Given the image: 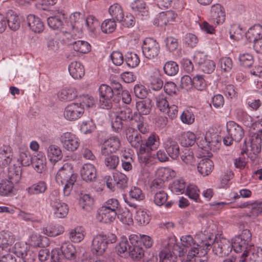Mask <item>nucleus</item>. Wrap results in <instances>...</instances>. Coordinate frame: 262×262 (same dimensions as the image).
I'll list each match as a JSON object with an SVG mask.
<instances>
[{"mask_svg": "<svg viewBox=\"0 0 262 262\" xmlns=\"http://www.w3.org/2000/svg\"><path fill=\"white\" fill-rule=\"evenodd\" d=\"M246 36L250 42H253V46L255 43L262 38V26L259 24L254 25L250 28Z\"/></svg>", "mask_w": 262, "mask_h": 262, "instance_id": "aec40b11", "label": "nucleus"}, {"mask_svg": "<svg viewBox=\"0 0 262 262\" xmlns=\"http://www.w3.org/2000/svg\"><path fill=\"white\" fill-rule=\"evenodd\" d=\"M136 221L140 225H147L150 220V216L146 211L139 209L136 211L135 216Z\"/></svg>", "mask_w": 262, "mask_h": 262, "instance_id": "09e8293b", "label": "nucleus"}, {"mask_svg": "<svg viewBox=\"0 0 262 262\" xmlns=\"http://www.w3.org/2000/svg\"><path fill=\"white\" fill-rule=\"evenodd\" d=\"M27 21L30 29L34 32L40 33L44 30V25L40 19L33 14H29Z\"/></svg>", "mask_w": 262, "mask_h": 262, "instance_id": "a211bd4d", "label": "nucleus"}, {"mask_svg": "<svg viewBox=\"0 0 262 262\" xmlns=\"http://www.w3.org/2000/svg\"><path fill=\"white\" fill-rule=\"evenodd\" d=\"M108 12L115 20L121 22L124 18L123 9L118 4H114L111 5L109 8Z\"/></svg>", "mask_w": 262, "mask_h": 262, "instance_id": "72a5a7b5", "label": "nucleus"}, {"mask_svg": "<svg viewBox=\"0 0 262 262\" xmlns=\"http://www.w3.org/2000/svg\"><path fill=\"white\" fill-rule=\"evenodd\" d=\"M226 17L224 7L220 4L213 5L211 7L209 20L214 25L223 24Z\"/></svg>", "mask_w": 262, "mask_h": 262, "instance_id": "f8f14e48", "label": "nucleus"}, {"mask_svg": "<svg viewBox=\"0 0 262 262\" xmlns=\"http://www.w3.org/2000/svg\"><path fill=\"white\" fill-rule=\"evenodd\" d=\"M186 183L182 178L176 179L171 185V189L172 192L180 194L185 192Z\"/></svg>", "mask_w": 262, "mask_h": 262, "instance_id": "c03bdc74", "label": "nucleus"}, {"mask_svg": "<svg viewBox=\"0 0 262 262\" xmlns=\"http://www.w3.org/2000/svg\"><path fill=\"white\" fill-rule=\"evenodd\" d=\"M46 151L48 158L52 162H56L62 158V151L56 145H50L47 148Z\"/></svg>", "mask_w": 262, "mask_h": 262, "instance_id": "b1692460", "label": "nucleus"}, {"mask_svg": "<svg viewBox=\"0 0 262 262\" xmlns=\"http://www.w3.org/2000/svg\"><path fill=\"white\" fill-rule=\"evenodd\" d=\"M15 184L5 179L0 183V195L7 196L11 194L14 189Z\"/></svg>", "mask_w": 262, "mask_h": 262, "instance_id": "a18cd8bd", "label": "nucleus"}, {"mask_svg": "<svg viewBox=\"0 0 262 262\" xmlns=\"http://www.w3.org/2000/svg\"><path fill=\"white\" fill-rule=\"evenodd\" d=\"M15 236L11 233H5L0 238V245L8 247L11 250L13 244L15 242Z\"/></svg>", "mask_w": 262, "mask_h": 262, "instance_id": "603ef678", "label": "nucleus"}, {"mask_svg": "<svg viewBox=\"0 0 262 262\" xmlns=\"http://www.w3.org/2000/svg\"><path fill=\"white\" fill-rule=\"evenodd\" d=\"M48 200L54 217L63 219L67 216L69 212L68 205L59 199L57 192L52 191L49 195Z\"/></svg>", "mask_w": 262, "mask_h": 262, "instance_id": "39448f33", "label": "nucleus"}, {"mask_svg": "<svg viewBox=\"0 0 262 262\" xmlns=\"http://www.w3.org/2000/svg\"><path fill=\"white\" fill-rule=\"evenodd\" d=\"M73 48L76 52L86 54L91 51V47L87 41L77 40L73 43Z\"/></svg>", "mask_w": 262, "mask_h": 262, "instance_id": "37998d69", "label": "nucleus"}, {"mask_svg": "<svg viewBox=\"0 0 262 262\" xmlns=\"http://www.w3.org/2000/svg\"><path fill=\"white\" fill-rule=\"evenodd\" d=\"M60 251L66 259H71L75 257L76 249L70 243H63L61 246Z\"/></svg>", "mask_w": 262, "mask_h": 262, "instance_id": "4c0bfd02", "label": "nucleus"}, {"mask_svg": "<svg viewBox=\"0 0 262 262\" xmlns=\"http://www.w3.org/2000/svg\"><path fill=\"white\" fill-rule=\"evenodd\" d=\"M143 55L148 59L157 57L160 51V46L155 39L152 38H146L142 45Z\"/></svg>", "mask_w": 262, "mask_h": 262, "instance_id": "1a4fd4ad", "label": "nucleus"}, {"mask_svg": "<svg viewBox=\"0 0 262 262\" xmlns=\"http://www.w3.org/2000/svg\"><path fill=\"white\" fill-rule=\"evenodd\" d=\"M98 215L101 222L110 223L115 220L117 212L100 207L98 211Z\"/></svg>", "mask_w": 262, "mask_h": 262, "instance_id": "c756f323", "label": "nucleus"}, {"mask_svg": "<svg viewBox=\"0 0 262 262\" xmlns=\"http://www.w3.org/2000/svg\"><path fill=\"white\" fill-rule=\"evenodd\" d=\"M116 114L123 121L134 119V114H133L132 109L128 107L121 108Z\"/></svg>", "mask_w": 262, "mask_h": 262, "instance_id": "e2e57ef3", "label": "nucleus"}, {"mask_svg": "<svg viewBox=\"0 0 262 262\" xmlns=\"http://www.w3.org/2000/svg\"><path fill=\"white\" fill-rule=\"evenodd\" d=\"M229 33L230 38L234 40L239 41L243 38L242 30L236 25H233L231 27Z\"/></svg>", "mask_w": 262, "mask_h": 262, "instance_id": "338daca9", "label": "nucleus"}, {"mask_svg": "<svg viewBox=\"0 0 262 262\" xmlns=\"http://www.w3.org/2000/svg\"><path fill=\"white\" fill-rule=\"evenodd\" d=\"M209 235H212L211 238L212 242L210 243V247L207 250V251L210 250L212 244L213 251L215 255L220 257L227 255L231 252L232 250L231 244L228 239L224 237H220L219 238L216 237L214 239L213 233H211Z\"/></svg>", "mask_w": 262, "mask_h": 262, "instance_id": "423d86ee", "label": "nucleus"}, {"mask_svg": "<svg viewBox=\"0 0 262 262\" xmlns=\"http://www.w3.org/2000/svg\"><path fill=\"white\" fill-rule=\"evenodd\" d=\"M80 154L84 159L86 160L93 161L96 158L92 151V146L88 143H83L82 144Z\"/></svg>", "mask_w": 262, "mask_h": 262, "instance_id": "49530a36", "label": "nucleus"}, {"mask_svg": "<svg viewBox=\"0 0 262 262\" xmlns=\"http://www.w3.org/2000/svg\"><path fill=\"white\" fill-rule=\"evenodd\" d=\"M51 262H65L66 259L60 249L54 248L51 252Z\"/></svg>", "mask_w": 262, "mask_h": 262, "instance_id": "774afa93", "label": "nucleus"}, {"mask_svg": "<svg viewBox=\"0 0 262 262\" xmlns=\"http://www.w3.org/2000/svg\"><path fill=\"white\" fill-rule=\"evenodd\" d=\"M80 102L78 103L83 106L87 108L93 107L95 105L96 101L94 98L89 95H83L79 98Z\"/></svg>", "mask_w": 262, "mask_h": 262, "instance_id": "bf43d9fd", "label": "nucleus"}, {"mask_svg": "<svg viewBox=\"0 0 262 262\" xmlns=\"http://www.w3.org/2000/svg\"><path fill=\"white\" fill-rule=\"evenodd\" d=\"M116 24L115 20L111 19H105L101 24V28L103 32L110 33L116 29Z\"/></svg>", "mask_w": 262, "mask_h": 262, "instance_id": "4d7b16f0", "label": "nucleus"}, {"mask_svg": "<svg viewBox=\"0 0 262 262\" xmlns=\"http://www.w3.org/2000/svg\"><path fill=\"white\" fill-rule=\"evenodd\" d=\"M104 157V163L105 166L110 169H115L119 163V157L113 154H108Z\"/></svg>", "mask_w": 262, "mask_h": 262, "instance_id": "de8ad7c7", "label": "nucleus"}, {"mask_svg": "<svg viewBox=\"0 0 262 262\" xmlns=\"http://www.w3.org/2000/svg\"><path fill=\"white\" fill-rule=\"evenodd\" d=\"M164 149L167 155L172 159H176L180 155L179 146L176 141L171 138H168L163 143Z\"/></svg>", "mask_w": 262, "mask_h": 262, "instance_id": "dca6fc26", "label": "nucleus"}, {"mask_svg": "<svg viewBox=\"0 0 262 262\" xmlns=\"http://www.w3.org/2000/svg\"><path fill=\"white\" fill-rule=\"evenodd\" d=\"M12 159V149L8 145L0 147V166H7Z\"/></svg>", "mask_w": 262, "mask_h": 262, "instance_id": "6ab92c4d", "label": "nucleus"}, {"mask_svg": "<svg viewBox=\"0 0 262 262\" xmlns=\"http://www.w3.org/2000/svg\"><path fill=\"white\" fill-rule=\"evenodd\" d=\"M27 249L28 246L26 243L18 241L15 243L13 247L12 252L18 257L20 258Z\"/></svg>", "mask_w": 262, "mask_h": 262, "instance_id": "864d4df0", "label": "nucleus"}, {"mask_svg": "<svg viewBox=\"0 0 262 262\" xmlns=\"http://www.w3.org/2000/svg\"><path fill=\"white\" fill-rule=\"evenodd\" d=\"M160 145V139L158 135L152 133L147 138L141 148L138 149L137 154L139 162L146 163L150 157V152L156 150Z\"/></svg>", "mask_w": 262, "mask_h": 262, "instance_id": "7ed1b4c3", "label": "nucleus"}, {"mask_svg": "<svg viewBox=\"0 0 262 262\" xmlns=\"http://www.w3.org/2000/svg\"><path fill=\"white\" fill-rule=\"evenodd\" d=\"M70 23L73 29H81L84 22V17L79 12H75L71 15Z\"/></svg>", "mask_w": 262, "mask_h": 262, "instance_id": "a19ab883", "label": "nucleus"}, {"mask_svg": "<svg viewBox=\"0 0 262 262\" xmlns=\"http://www.w3.org/2000/svg\"><path fill=\"white\" fill-rule=\"evenodd\" d=\"M182 160L191 169L197 164L193 152L189 149H185L181 156Z\"/></svg>", "mask_w": 262, "mask_h": 262, "instance_id": "f704fd0d", "label": "nucleus"}, {"mask_svg": "<svg viewBox=\"0 0 262 262\" xmlns=\"http://www.w3.org/2000/svg\"><path fill=\"white\" fill-rule=\"evenodd\" d=\"M47 188V183L43 181H40L28 187L26 191L29 195H39L44 193Z\"/></svg>", "mask_w": 262, "mask_h": 262, "instance_id": "393cba45", "label": "nucleus"}, {"mask_svg": "<svg viewBox=\"0 0 262 262\" xmlns=\"http://www.w3.org/2000/svg\"><path fill=\"white\" fill-rule=\"evenodd\" d=\"M201 238L196 243L190 235L182 236L181 238L182 245L184 247H190V250L188 251L187 255V259L183 262H190L191 259L194 258L195 255L201 256L207 254V250L210 247V243L212 242V235H208L207 237H204L205 235L201 233L199 235Z\"/></svg>", "mask_w": 262, "mask_h": 262, "instance_id": "f257e3e1", "label": "nucleus"}, {"mask_svg": "<svg viewBox=\"0 0 262 262\" xmlns=\"http://www.w3.org/2000/svg\"><path fill=\"white\" fill-rule=\"evenodd\" d=\"M84 109L78 103H71L64 108L63 116L68 121H75L80 118L83 114Z\"/></svg>", "mask_w": 262, "mask_h": 262, "instance_id": "9d476101", "label": "nucleus"}, {"mask_svg": "<svg viewBox=\"0 0 262 262\" xmlns=\"http://www.w3.org/2000/svg\"><path fill=\"white\" fill-rule=\"evenodd\" d=\"M154 193V202L156 205L159 206L164 205L166 208L171 207L173 203L171 201H167L168 195L164 190H159Z\"/></svg>", "mask_w": 262, "mask_h": 262, "instance_id": "5701e85b", "label": "nucleus"}, {"mask_svg": "<svg viewBox=\"0 0 262 262\" xmlns=\"http://www.w3.org/2000/svg\"><path fill=\"white\" fill-rule=\"evenodd\" d=\"M193 86L199 91H204L207 87V83L203 77L196 75L193 78Z\"/></svg>", "mask_w": 262, "mask_h": 262, "instance_id": "0e129e2a", "label": "nucleus"}, {"mask_svg": "<svg viewBox=\"0 0 262 262\" xmlns=\"http://www.w3.org/2000/svg\"><path fill=\"white\" fill-rule=\"evenodd\" d=\"M213 168V162L208 158L201 159L197 165L198 172L203 177L209 175L212 172Z\"/></svg>", "mask_w": 262, "mask_h": 262, "instance_id": "412c9836", "label": "nucleus"}, {"mask_svg": "<svg viewBox=\"0 0 262 262\" xmlns=\"http://www.w3.org/2000/svg\"><path fill=\"white\" fill-rule=\"evenodd\" d=\"M134 120L137 123V127L140 133L145 134L148 132V125L144 122V118L142 116L135 115Z\"/></svg>", "mask_w": 262, "mask_h": 262, "instance_id": "3c124183", "label": "nucleus"}, {"mask_svg": "<svg viewBox=\"0 0 262 262\" xmlns=\"http://www.w3.org/2000/svg\"><path fill=\"white\" fill-rule=\"evenodd\" d=\"M227 130L229 136L236 142L241 141L244 136L243 128L233 121H229L227 123Z\"/></svg>", "mask_w": 262, "mask_h": 262, "instance_id": "2eb2a0df", "label": "nucleus"}, {"mask_svg": "<svg viewBox=\"0 0 262 262\" xmlns=\"http://www.w3.org/2000/svg\"><path fill=\"white\" fill-rule=\"evenodd\" d=\"M62 147L68 151H75L79 147L80 140L75 134L70 132H66L59 137Z\"/></svg>", "mask_w": 262, "mask_h": 262, "instance_id": "0eeeda50", "label": "nucleus"}, {"mask_svg": "<svg viewBox=\"0 0 262 262\" xmlns=\"http://www.w3.org/2000/svg\"><path fill=\"white\" fill-rule=\"evenodd\" d=\"M129 254L130 257L135 260H138L144 256V250L139 246L129 247Z\"/></svg>", "mask_w": 262, "mask_h": 262, "instance_id": "052dcab7", "label": "nucleus"}, {"mask_svg": "<svg viewBox=\"0 0 262 262\" xmlns=\"http://www.w3.org/2000/svg\"><path fill=\"white\" fill-rule=\"evenodd\" d=\"M31 163L37 172L42 173L46 168V158L43 154L39 153L32 158Z\"/></svg>", "mask_w": 262, "mask_h": 262, "instance_id": "bb28decb", "label": "nucleus"}, {"mask_svg": "<svg viewBox=\"0 0 262 262\" xmlns=\"http://www.w3.org/2000/svg\"><path fill=\"white\" fill-rule=\"evenodd\" d=\"M58 98L61 101H72L77 96V92L74 88H66L58 93Z\"/></svg>", "mask_w": 262, "mask_h": 262, "instance_id": "c85d7f7f", "label": "nucleus"}, {"mask_svg": "<svg viewBox=\"0 0 262 262\" xmlns=\"http://www.w3.org/2000/svg\"><path fill=\"white\" fill-rule=\"evenodd\" d=\"M100 95V106L103 109L108 110L112 107V98L114 92L110 86L102 84L99 89Z\"/></svg>", "mask_w": 262, "mask_h": 262, "instance_id": "6e6552de", "label": "nucleus"}, {"mask_svg": "<svg viewBox=\"0 0 262 262\" xmlns=\"http://www.w3.org/2000/svg\"><path fill=\"white\" fill-rule=\"evenodd\" d=\"M63 232V227L59 225H50L42 229L43 233L49 236H56Z\"/></svg>", "mask_w": 262, "mask_h": 262, "instance_id": "e433bc0d", "label": "nucleus"}, {"mask_svg": "<svg viewBox=\"0 0 262 262\" xmlns=\"http://www.w3.org/2000/svg\"><path fill=\"white\" fill-rule=\"evenodd\" d=\"M69 236L75 243L81 242L84 238V229L82 227H77L69 231Z\"/></svg>", "mask_w": 262, "mask_h": 262, "instance_id": "ea45409f", "label": "nucleus"}, {"mask_svg": "<svg viewBox=\"0 0 262 262\" xmlns=\"http://www.w3.org/2000/svg\"><path fill=\"white\" fill-rule=\"evenodd\" d=\"M68 70L71 76L75 79L81 78L85 74L84 67H68Z\"/></svg>", "mask_w": 262, "mask_h": 262, "instance_id": "13d9d810", "label": "nucleus"}, {"mask_svg": "<svg viewBox=\"0 0 262 262\" xmlns=\"http://www.w3.org/2000/svg\"><path fill=\"white\" fill-rule=\"evenodd\" d=\"M151 100L149 99H142L136 102V108L138 114L135 115H147L149 114L151 108Z\"/></svg>", "mask_w": 262, "mask_h": 262, "instance_id": "cd10ccee", "label": "nucleus"}, {"mask_svg": "<svg viewBox=\"0 0 262 262\" xmlns=\"http://www.w3.org/2000/svg\"><path fill=\"white\" fill-rule=\"evenodd\" d=\"M126 138L131 146L134 148H141L143 145L141 136L138 134L134 129L130 128L128 130V133L126 134Z\"/></svg>", "mask_w": 262, "mask_h": 262, "instance_id": "4be33fe9", "label": "nucleus"}, {"mask_svg": "<svg viewBox=\"0 0 262 262\" xmlns=\"http://www.w3.org/2000/svg\"><path fill=\"white\" fill-rule=\"evenodd\" d=\"M261 143V138L259 135L254 134L252 136L250 141V148L251 151L254 155V156L249 155L248 157L250 159H254L256 158V156L260 152Z\"/></svg>", "mask_w": 262, "mask_h": 262, "instance_id": "a878e982", "label": "nucleus"}, {"mask_svg": "<svg viewBox=\"0 0 262 262\" xmlns=\"http://www.w3.org/2000/svg\"><path fill=\"white\" fill-rule=\"evenodd\" d=\"M118 217L123 224L130 226L133 224L132 213L128 210L125 209L118 215Z\"/></svg>", "mask_w": 262, "mask_h": 262, "instance_id": "5fc2aeb1", "label": "nucleus"}, {"mask_svg": "<svg viewBox=\"0 0 262 262\" xmlns=\"http://www.w3.org/2000/svg\"><path fill=\"white\" fill-rule=\"evenodd\" d=\"M176 16L177 14L173 11H167L160 13L159 19L163 24L166 25L167 23L173 21Z\"/></svg>", "mask_w": 262, "mask_h": 262, "instance_id": "680f3d73", "label": "nucleus"}, {"mask_svg": "<svg viewBox=\"0 0 262 262\" xmlns=\"http://www.w3.org/2000/svg\"><path fill=\"white\" fill-rule=\"evenodd\" d=\"M130 6L132 10L135 12L145 13L147 11L146 5L144 0H135Z\"/></svg>", "mask_w": 262, "mask_h": 262, "instance_id": "6e6d98bb", "label": "nucleus"}, {"mask_svg": "<svg viewBox=\"0 0 262 262\" xmlns=\"http://www.w3.org/2000/svg\"><path fill=\"white\" fill-rule=\"evenodd\" d=\"M21 169L19 167H10L8 168L7 179L6 180L16 185L18 184L21 178Z\"/></svg>", "mask_w": 262, "mask_h": 262, "instance_id": "7c9ffc66", "label": "nucleus"}, {"mask_svg": "<svg viewBox=\"0 0 262 262\" xmlns=\"http://www.w3.org/2000/svg\"><path fill=\"white\" fill-rule=\"evenodd\" d=\"M7 25L10 29L16 31L19 29L20 24V20L18 15L13 11H10L7 13Z\"/></svg>", "mask_w": 262, "mask_h": 262, "instance_id": "2f4dec72", "label": "nucleus"}, {"mask_svg": "<svg viewBox=\"0 0 262 262\" xmlns=\"http://www.w3.org/2000/svg\"><path fill=\"white\" fill-rule=\"evenodd\" d=\"M107 247L106 235L98 234L93 239L91 250L93 253L101 255L105 251Z\"/></svg>", "mask_w": 262, "mask_h": 262, "instance_id": "4468645a", "label": "nucleus"}, {"mask_svg": "<svg viewBox=\"0 0 262 262\" xmlns=\"http://www.w3.org/2000/svg\"><path fill=\"white\" fill-rule=\"evenodd\" d=\"M196 141L195 135L191 132L184 133L180 138V143L183 146H190L193 145Z\"/></svg>", "mask_w": 262, "mask_h": 262, "instance_id": "79ce46f5", "label": "nucleus"}, {"mask_svg": "<svg viewBox=\"0 0 262 262\" xmlns=\"http://www.w3.org/2000/svg\"><path fill=\"white\" fill-rule=\"evenodd\" d=\"M115 185L120 189H124L128 186V178L126 176L120 172H116L113 174Z\"/></svg>", "mask_w": 262, "mask_h": 262, "instance_id": "58836bf2", "label": "nucleus"}, {"mask_svg": "<svg viewBox=\"0 0 262 262\" xmlns=\"http://www.w3.org/2000/svg\"><path fill=\"white\" fill-rule=\"evenodd\" d=\"M176 176V172L172 169L167 167H161L156 171V177L164 182L172 179Z\"/></svg>", "mask_w": 262, "mask_h": 262, "instance_id": "473e14b6", "label": "nucleus"}, {"mask_svg": "<svg viewBox=\"0 0 262 262\" xmlns=\"http://www.w3.org/2000/svg\"><path fill=\"white\" fill-rule=\"evenodd\" d=\"M82 179L86 182H93L96 177V169L91 164H85L80 170Z\"/></svg>", "mask_w": 262, "mask_h": 262, "instance_id": "f3484780", "label": "nucleus"}, {"mask_svg": "<svg viewBox=\"0 0 262 262\" xmlns=\"http://www.w3.org/2000/svg\"><path fill=\"white\" fill-rule=\"evenodd\" d=\"M32 158L28 150L21 151L18 161L24 166H29L32 162Z\"/></svg>", "mask_w": 262, "mask_h": 262, "instance_id": "69168bd1", "label": "nucleus"}, {"mask_svg": "<svg viewBox=\"0 0 262 262\" xmlns=\"http://www.w3.org/2000/svg\"><path fill=\"white\" fill-rule=\"evenodd\" d=\"M76 178L77 176L74 173L72 166L69 163L64 164L58 171L56 180L57 183L65 185L63 189L65 196L70 195Z\"/></svg>", "mask_w": 262, "mask_h": 262, "instance_id": "f03ea898", "label": "nucleus"}, {"mask_svg": "<svg viewBox=\"0 0 262 262\" xmlns=\"http://www.w3.org/2000/svg\"><path fill=\"white\" fill-rule=\"evenodd\" d=\"M46 46L48 53L51 55H55L59 50V42L52 37L46 38Z\"/></svg>", "mask_w": 262, "mask_h": 262, "instance_id": "8fccbe9b", "label": "nucleus"}, {"mask_svg": "<svg viewBox=\"0 0 262 262\" xmlns=\"http://www.w3.org/2000/svg\"><path fill=\"white\" fill-rule=\"evenodd\" d=\"M120 141L117 136L110 137L105 140L101 147L102 156H107L108 154H113L120 147Z\"/></svg>", "mask_w": 262, "mask_h": 262, "instance_id": "ddd939ff", "label": "nucleus"}, {"mask_svg": "<svg viewBox=\"0 0 262 262\" xmlns=\"http://www.w3.org/2000/svg\"><path fill=\"white\" fill-rule=\"evenodd\" d=\"M79 204L83 210L90 211L93 208L94 199L89 194H81L79 198Z\"/></svg>", "mask_w": 262, "mask_h": 262, "instance_id": "c9c22d12", "label": "nucleus"}, {"mask_svg": "<svg viewBox=\"0 0 262 262\" xmlns=\"http://www.w3.org/2000/svg\"><path fill=\"white\" fill-rule=\"evenodd\" d=\"M178 246L174 239H169L165 249L159 254L160 262H176L177 256L173 250H176Z\"/></svg>", "mask_w": 262, "mask_h": 262, "instance_id": "9b49d317", "label": "nucleus"}, {"mask_svg": "<svg viewBox=\"0 0 262 262\" xmlns=\"http://www.w3.org/2000/svg\"><path fill=\"white\" fill-rule=\"evenodd\" d=\"M251 240V234L248 229H244L241 234L235 236L232 239L231 248L236 253L243 252L242 257L244 258L248 256V250L250 246L249 243Z\"/></svg>", "mask_w": 262, "mask_h": 262, "instance_id": "20e7f679", "label": "nucleus"}]
</instances>
